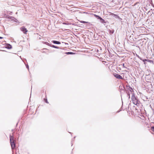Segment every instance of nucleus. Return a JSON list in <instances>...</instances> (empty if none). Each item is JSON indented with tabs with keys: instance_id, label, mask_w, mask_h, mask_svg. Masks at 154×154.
I'll use <instances>...</instances> for the list:
<instances>
[{
	"instance_id": "nucleus-1",
	"label": "nucleus",
	"mask_w": 154,
	"mask_h": 154,
	"mask_svg": "<svg viewBox=\"0 0 154 154\" xmlns=\"http://www.w3.org/2000/svg\"><path fill=\"white\" fill-rule=\"evenodd\" d=\"M132 95L131 96V99L133 103L137 106L139 105L140 103V101L138 99L137 97H136L135 95V94L134 93H132Z\"/></svg>"
},
{
	"instance_id": "nucleus-2",
	"label": "nucleus",
	"mask_w": 154,
	"mask_h": 154,
	"mask_svg": "<svg viewBox=\"0 0 154 154\" xmlns=\"http://www.w3.org/2000/svg\"><path fill=\"white\" fill-rule=\"evenodd\" d=\"M10 140L12 149H13L15 147L16 144L14 139V137L11 135L10 136Z\"/></svg>"
},
{
	"instance_id": "nucleus-3",
	"label": "nucleus",
	"mask_w": 154,
	"mask_h": 154,
	"mask_svg": "<svg viewBox=\"0 0 154 154\" xmlns=\"http://www.w3.org/2000/svg\"><path fill=\"white\" fill-rule=\"evenodd\" d=\"M154 75V74H153ZM146 79L148 82H150L153 79L152 74H149L148 75H146L145 77Z\"/></svg>"
},
{
	"instance_id": "nucleus-4",
	"label": "nucleus",
	"mask_w": 154,
	"mask_h": 154,
	"mask_svg": "<svg viewBox=\"0 0 154 154\" xmlns=\"http://www.w3.org/2000/svg\"><path fill=\"white\" fill-rule=\"evenodd\" d=\"M127 89V91H126V92L127 94V96L128 97L129 99L130 98V93L128 92V91H130L131 92V93H132L133 91V90L132 88L130 87V86H126Z\"/></svg>"
},
{
	"instance_id": "nucleus-5",
	"label": "nucleus",
	"mask_w": 154,
	"mask_h": 154,
	"mask_svg": "<svg viewBox=\"0 0 154 154\" xmlns=\"http://www.w3.org/2000/svg\"><path fill=\"white\" fill-rule=\"evenodd\" d=\"M113 75L117 79H123V78L120 75L116 73H114Z\"/></svg>"
},
{
	"instance_id": "nucleus-6",
	"label": "nucleus",
	"mask_w": 154,
	"mask_h": 154,
	"mask_svg": "<svg viewBox=\"0 0 154 154\" xmlns=\"http://www.w3.org/2000/svg\"><path fill=\"white\" fill-rule=\"evenodd\" d=\"M20 30L23 32L24 34H26L28 32V30L24 26H23L20 28Z\"/></svg>"
},
{
	"instance_id": "nucleus-7",
	"label": "nucleus",
	"mask_w": 154,
	"mask_h": 154,
	"mask_svg": "<svg viewBox=\"0 0 154 154\" xmlns=\"http://www.w3.org/2000/svg\"><path fill=\"white\" fill-rule=\"evenodd\" d=\"M8 19L12 20L16 22H17V20L14 17L10 16L8 17Z\"/></svg>"
},
{
	"instance_id": "nucleus-8",
	"label": "nucleus",
	"mask_w": 154,
	"mask_h": 154,
	"mask_svg": "<svg viewBox=\"0 0 154 154\" xmlns=\"http://www.w3.org/2000/svg\"><path fill=\"white\" fill-rule=\"evenodd\" d=\"M5 48L9 49H11L12 48V46L10 44H7Z\"/></svg>"
},
{
	"instance_id": "nucleus-9",
	"label": "nucleus",
	"mask_w": 154,
	"mask_h": 154,
	"mask_svg": "<svg viewBox=\"0 0 154 154\" xmlns=\"http://www.w3.org/2000/svg\"><path fill=\"white\" fill-rule=\"evenodd\" d=\"M51 42L54 44H56L59 45L61 44V42H60L56 40H52L51 41Z\"/></svg>"
},
{
	"instance_id": "nucleus-10",
	"label": "nucleus",
	"mask_w": 154,
	"mask_h": 154,
	"mask_svg": "<svg viewBox=\"0 0 154 154\" xmlns=\"http://www.w3.org/2000/svg\"><path fill=\"white\" fill-rule=\"evenodd\" d=\"M100 22L103 23H106L107 22H108L107 21H105L104 20L102 19V18L100 20ZM105 25V24H104Z\"/></svg>"
},
{
	"instance_id": "nucleus-11",
	"label": "nucleus",
	"mask_w": 154,
	"mask_h": 154,
	"mask_svg": "<svg viewBox=\"0 0 154 154\" xmlns=\"http://www.w3.org/2000/svg\"><path fill=\"white\" fill-rule=\"evenodd\" d=\"M50 47H52V48H55L61 49V48L60 47H59L55 46V45H51H51L50 46Z\"/></svg>"
},
{
	"instance_id": "nucleus-12",
	"label": "nucleus",
	"mask_w": 154,
	"mask_h": 154,
	"mask_svg": "<svg viewBox=\"0 0 154 154\" xmlns=\"http://www.w3.org/2000/svg\"><path fill=\"white\" fill-rule=\"evenodd\" d=\"M65 54L67 55H69V54L72 55V54H75V53H73V52H66L65 53Z\"/></svg>"
},
{
	"instance_id": "nucleus-13",
	"label": "nucleus",
	"mask_w": 154,
	"mask_h": 154,
	"mask_svg": "<svg viewBox=\"0 0 154 154\" xmlns=\"http://www.w3.org/2000/svg\"><path fill=\"white\" fill-rule=\"evenodd\" d=\"M147 62H149L150 63L154 64V60H151L148 59Z\"/></svg>"
},
{
	"instance_id": "nucleus-14",
	"label": "nucleus",
	"mask_w": 154,
	"mask_h": 154,
	"mask_svg": "<svg viewBox=\"0 0 154 154\" xmlns=\"http://www.w3.org/2000/svg\"><path fill=\"white\" fill-rule=\"evenodd\" d=\"M42 43L43 44H45V45H46L49 46L50 47V46L51 45V44L49 43H48V42H42Z\"/></svg>"
},
{
	"instance_id": "nucleus-15",
	"label": "nucleus",
	"mask_w": 154,
	"mask_h": 154,
	"mask_svg": "<svg viewBox=\"0 0 154 154\" xmlns=\"http://www.w3.org/2000/svg\"><path fill=\"white\" fill-rule=\"evenodd\" d=\"M79 21L82 23H88V22H86V21H82V20H81V21Z\"/></svg>"
},
{
	"instance_id": "nucleus-16",
	"label": "nucleus",
	"mask_w": 154,
	"mask_h": 154,
	"mask_svg": "<svg viewBox=\"0 0 154 154\" xmlns=\"http://www.w3.org/2000/svg\"><path fill=\"white\" fill-rule=\"evenodd\" d=\"M44 101L46 103H48V101L46 97H45L44 99Z\"/></svg>"
},
{
	"instance_id": "nucleus-17",
	"label": "nucleus",
	"mask_w": 154,
	"mask_h": 154,
	"mask_svg": "<svg viewBox=\"0 0 154 154\" xmlns=\"http://www.w3.org/2000/svg\"><path fill=\"white\" fill-rule=\"evenodd\" d=\"M147 59H142V60H142L144 64H146L145 61H147Z\"/></svg>"
},
{
	"instance_id": "nucleus-18",
	"label": "nucleus",
	"mask_w": 154,
	"mask_h": 154,
	"mask_svg": "<svg viewBox=\"0 0 154 154\" xmlns=\"http://www.w3.org/2000/svg\"><path fill=\"white\" fill-rule=\"evenodd\" d=\"M114 32V30H109V32L110 34H113Z\"/></svg>"
},
{
	"instance_id": "nucleus-19",
	"label": "nucleus",
	"mask_w": 154,
	"mask_h": 154,
	"mask_svg": "<svg viewBox=\"0 0 154 154\" xmlns=\"http://www.w3.org/2000/svg\"><path fill=\"white\" fill-rule=\"evenodd\" d=\"M97 18L99 19L100 20L102 18H101L100 16L98 15V16H97Z\"/></svg>"
},
{
	"instance_id": "nucleus-20",
	"label": "nucleus",
	"mask_w": 154,
	"mask_h": 154,
	"mask_svg": "<svg viewBox=\"0 0 154 154\" xmlns=\"http://www.w3.org/2000/svg\"><path fill=\"white\" fill-rule=\"evenodd\" d=\"M151 130L153 132H154V126L151 127Z\"/></svg>"
},
{
	"instance_id": "nucleus-21",
	"label": "nucleus",
	"mask_w": 154,
	"mask_h": 154,
	"mask_svg": "<svg viewBox=\"0 0 154 154\" xmlns=\"http://www.w3.org/2000/svg\"><path fill=\"white\" fill-rule=\"evenodd\" d=\"M26 68L28 69L29 70V66L28 64H25Z\"/></svg>"
},
{
	"instance_id": "nucleus-22",
	"label": "nucleus",
	"mask_w": 154,
	"mask_h": 154,
	"mask_svg": "<svg viewBox=\"0 0 154 154\" xmlns=\"http://www.w3.org/2000/svg\"><path fill=\"white\" fill-rule=\"evenodd\" d=\"M137 57H138V58L140 59V60H142V58H141V57H140L139 56V55H137Z\"/></svg>"
},
{
	"instance_id": "nucleus-23",
	"label": "nucleus",
	"mask_w": 154,
	"mask_h": 154,
	"mask_svg": "<svg viewBox=\"0 0 154 154\" xmlns=\"http://www.w3.org/2000/svg\"><path fill=\"white\" fill-rule=\"evenodd\" d=\"M124 65H125V64L124 63L122 64V66H123V67L124 68H127V67L125 66Z\"/></svg>"
},
{
	"instance_id": "nucleus-24",
	"label": "nucleus",
	"mask_w": 154,
	"mask_h": 154,
	"mask_svg": "<svg viewBox=\"0 0 154 154\" xmlns=\"http://www.w3.org/2000/svg\"><path fill=\"white\" fill-rule=\"evenodd\" d=\"M63 24L65 25H68L67 23L63 22Z\"/></svg>"
},
{
	"instance_id": "nucleus-25",
	"label": "nucleus",
	"mask_w": 154,
	"mask_h": 154,
	"mask_svg": "<svg viewBox=\"0 0 154 154\" xmlns=\"http://www.w3.org/2000/svg\"><path fill=\"white\" fill-rule=\"evenodd\" d=\"M121 110H121V109H120V110H119V111H118L117 112H120V111H121Z\"/></svg>"
},
{
	"instance_id": "nucleus-26",
	"label": "nucleus",
	"mask_w": 154,
	"mask_h": 154,
	"mask_svg": "<svg viewBox=\"0 0 154 154\" xmlns=\"http://www.w3.org/2000/svg\"><path fill=\"white\" fill-rule=\"evenodd\" d=\"M94 16H95V17L97 18V16H98V15H96V14H94Z\"/></svg>"
},
{
	"instance_id": "nucleus-27",
	"label": "nucleus",
	"mask_w": 154,
	"mask_h": 154,
	"mask_svg": "<svg viewBox=\"0 0 154 154\" xmlns=\"http://www.w3.org/2000/svg\"><path fill=\"white\" fill-rule=\"evenodd\" d=\"M3 38V37L0 36V39H2Z\"/></svg>"
},
{
	"instance_id": "nucleus-28",
	"label": "nucleus",
	"mask_w": 154,
	"mask_h": 154,
	"mask_svg": "<svg viewBox=\"0 0 154 154\" xmlns=\"http://www.w3.org/2000/svg\"><path fill=\"white\" fill-rule=\"evenodd\" d=\"M116 15L117 17H116V18H117L118 17H119V16L118 15Z\"/></svg>"
},
{
	"instance_id": "nucleus-29",
	"label": "nucleus",
	"mask_w": 154,
	"mask_h": 154,
	"mask_svg": "<svg viewBox=\"0 0 154 154\" xmlns=\"http://www.w3.org/2000/svg\"><path fill=\"white\" fill-rule=\"evenodd\" d=\"M44 49H45V50H47V48H44Z\"/></svg>"
},
{
	"instance_id": "nucleus-30",
	"label": "nucleus",
	"mask_w": 154,
	"mask_h": 154,
	"mask_svg": "<svg viewBox=\"0 0 154 154\" xmlns=\"http://www.w3.org/2000/svg\"><path fill=\"white\" fill-rule=\"evenodd\" d=\"M75 137H74V139L75 138Z\"/></svg>"
},
{
	"instance_id": "nucleus-31",
	"label": "nucleus",
	"mask_w": 154,
	"mask_h": 154,
	"mask_svg": "<svg viewBox=\"0 0 154 154\" xmlns=\"http://www.w3.org/2000/svg\"><path fill=\"white\" fill-rule=\"evenodd\" d=\"M122 90L123 91H124V89H122Z\"/></svg>"
},
{
	"instance_id": "nucleus-32",
	"label": "nucleus",
	"mask_w": 154,
	"mask_h": 154,
	"mask_svg": "<svg viewBox=\"0 0 154 154\" xmlns=\"http://www.w3.org/2000/svg\"><path fill=\"white\" fill-rule=\"evenodd\" d=\"M17 124H18V123H17V124L16 126H17Z\"/></svg>"
},
{
	"instance_id": "nucleus-33",
	"label": "nucleus",
	"mask_w": 154,
	"mask_h": 154,
	"mask_svg": "<svg viewBox=\"0 0 154 154\" xmlns=\"http://www.w3.org/2000/svg\"><path fill=\"white\" fill-rule=\"evenodd\" d=\"M84 13H86V12H84Z\"/></svg>"
},
{
	"instance_id": "nucleus-34",
	"label": "nucleus",
	"mask_w": 154,
	"mask_h": 154,
	"mask_svg": "<svg viewBox=\"0 0 154 154\" xmlns=\"http://www.w3.org/2000/svg\"><path fill=\"white\" fill-rule=\"evenodd\" d=\"M72 144H73L72 143Z\"/></svg>"
},
{
	"instance_id": "nucleus-35",
	"label": "nucleus",
	"mask_w": 154,
	"mask_h": 154,
	"mask_svg": "<svg viewBox=\"0 0 154 154\" xmlns=\"http://www.w3.org/2000/svg\"><path fill=\"white\" fill-rule=\"evenodd\" d=\"M146 99H148V98H147V97H146Z\"/></svg>"
}]
</instances>
